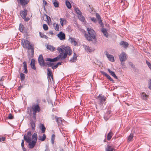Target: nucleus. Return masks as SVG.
Returning a JSON list of instances; mask_svg holds the SVG:
<instances>
[{
    "label": "nucleus",
    "instance_id": "obj_36",
    "mask_svg": "<svg viewBox=\"0 0 151 151\" xmlns=\"http://www.w3.org/2000/svg\"><path fill=\"white\" fill-rule=\"evenodd\" d=\"M141 95V97L143 99L146 100L147 99V96L144 93H142Z\"/></svg>",
    "mask_w": 151,
    "mask_h": 151
},
{
    "label": "nucleus",
    "instance_id": "obj_12",
    "mask_svg": "<svg viewBox=\"0 0 151 151\" xmlns=\"http://www.w3.org/2000/svg\"><path fill=\"white\" fill-rule=\"evenodd\" d=\"M120 44L124 48H127L129 45V44L127 42L124 41L121 42H120Z\"/></svg>",
    "mask_w": 151,
    "mask_h": 151
},
{
    "label": "nucleus",
    "instance_id": "obj_47",
    "mask_svg": "<svg viewBox=\"0 0 151 151\" xmlns=\"http://www.w3.org/2000/svg\"><path fill=\"white\" fill-rule=\"evenodd\" d=\"M14 118V116H12L11 114H10L8 117V119H12Z\"/></svg>",
    "mask_w": 151,
    "mask_h": 151
},
{
    "label": "nucleus",
    "instance_id": "obj_24",
    "mask_svg": "<svg viewBox=\"0 0 151 151\" xmlns=\"http://www.w3.org/2000/svg\"><path fill=\"white\" fill-rule=\"evenodd\" d=\"M60 22L61 25L62 26H63V24H66V19L64 18H60Z\"/></svg>",
    "mask_w": 151,
    "mask_h": 151
},
{
    "label": "nucleus",
    "instance_id": "obj_51",
    "mask_svg": "<svg viewBox=\"0 0 151 151\" xmlns=\"http://www.w3.org/2000/svg\"><path fill=\"white\" fill-rule=\"evenodd\" d=\"M149 88L151 90V79L149 81Z\"/></svg>",
    "mask_w": 151,
    "mask_h": 151
},
{
    "label": "nucleus",
    "instance_id": "obj_19",
    "mask_svg": "<svg viewBox=\"0 0 151 151\" xmlns=\"http://www.w3.org/2000/svg\"><path fill=\"white\" fill-rule=\"evenodd\" d=\"M84 47L85 49V50L87 52H92V51H93V50L86 45L84 46Z\"/></svg>",
    "mask_w": 151,
    "mask_h": 151
},
{
    "label": "nucleus",
    "instance_id": "obj_7",
    "mask_svg": "<svg viewBox=\"0 0 151 151\" xmlns=\"http://www.w3.org/2000/svg\"><path fill=\"white\" fill-rule=\"evenodd\" d=\"M119 58L120 61L122 63L123 62L127 60L126 54L124 52L119 55Z\"/></svg>",
    "mask_w": 151,
    "mask_h": 151
},
{
    "label": "nucleus",
    "instance_id": "obj_60",
    "mask_svg": "<svg viewBox=\"0 0 151 151\" xmlns=\"http://www.w3.org/2000/svg\"><path fill=\"white\" fill-rule=\"evenodd\" d=\"M104 119L106 120H107L108 119H109V118H107L105 116H104Z\"/></svg>",
    "mask_w": 151,
    "mask_h": 151
},
{
    "label": "nucleus",
    "instance_id": "obj_39",
    "mask_svg": "<svg viewBox=\"0 0 151 151\" xmlns=\"http://www.w3.org/2000/svg\"><path fill=\"white\" fill-rule=\"evenodd\" d=\"M61 63H60V62L58 63L55 65H53L52 66V68L53 69H56V68H57L58 67V66L59 65H61Z\"/></svg>",
    "mask_w": 151,
    "mask_h": 151
},
{
    "label": "nucleus",
    "instance_id": "obj_59",
    "mask_svg": "<svg viewBox=\"0 0 151 151\" xmlns=\"http://www.w3.org/2000/svg\"><path fill=\"white\" fill-rule=\"evenodd\" d=\"M4 77L3 76H2L1 78L0 79V81H4Z\"/></svg>",
    "mask_w": 151,
    "mask_h": 151
},
{
    "label": "nucleus",
    "instance_id": "obj_13",
    "mask_svg": "<svg viewBox=\"0 0 151 151\" xmlns=\"http://www.w3.org/2000/svg\"><path fill=\"white\" fill-rule=\"evenodd\" d=\"M106 56L108 59L111 62H114V59L113 56L108 54L107 52H106Z\"/></svg>",
    "mask_w": 151,
    "mask_h": 151
},
{
    "label": "nucleus",
    "instance_id": "obj_1",
    "mask_svg": "<svg viewBox=\"0 0 151 151\" xmlns=\"http://www.w3.org/2000/svg\"><path fill=\"white\" fill-rule=\"evenodd\" d=\"M57 50L60 54L57 57L53 59L46 58V60L47 61L54 62L58 61L60 58L62 59H64L66 58L67 55H70L72 53V50L70 47L68 46H64L62 48L58 47L57 48Z\"/></svg>",
    "mask_w": 151,
    "mask_h": 151
},
{
    "label": "nucleus",
    "instance_id": "obj_42",
    "mask_svg": "<svg viewBox=\"0 0 151 151\" xmlns=\"http://www.w3.org/2000/svg\"><path fill=\"white\" fill-rule=\"evenodd\" d=\"M54 63L52 62L47 63L45 64V66L48 67H52Z\"/></svg>",
    "mask_w": 151,
    "mask_h": 151
},
{
    "label": "nucleus",
    "instance_id": "obj_50",
    "mask_svg": "<svg viewBox=\"0 0 151 151\" xmlns=\"http://www.w3.org/2000/svg\"><path fill=\"white\" fill-rule=\"evenodd\" d=\"M32 135V134L31 133V132H27V135H26V136L31 137Z\"/></svg>",
    "mask_w": 151,
    "mask_h": 151
},
{
    "label": "nucleus",
    "instance_id": "obj_4",
    "mask_svg": "<svg viewBox=\"0 0 151 151\" xmlns=\"http://www.w3.org/2000/svg\"><path fill=\"white\" fill-rule=\"evenodd\" d=\"M32 140L29 142V147L30 148H33L35 146L37 138V136L36 133H34L32 136Z\"/></svg>",
    "mask_w": 151,
    "mask_h": 151
},
{
    "label": "nucleus",
    "instance_id": "obj_26",
    "mask_svg": "<svg viewBox=\"0 0 151 151\" xmlns=\"http://www.w3.org/2000/svg\"><path fill=\"white\" fill-rule=\"evenodd\" d=\"M77 60V55L76 54L74 53L73 54V57L71 59L70 61L72 62H75Z\"/></svg>",
    "mask_w": 151,
    "mask_h": 151
},
{
    "label": "nucleus",
    "instance_id": "obj_16",
    "mask_svg": "<svg viewBox=\"0 0 151 151\" xmlns=\"http://www.w3.org/2000/svg\"><path fill=\"white\" fill-rule=\"evenodd\" d=\"M35 60L34 59H32L31 60V63L30 64V65L32 69L35 70L36 69V67H35Z\"/></svg>",
    "mask_w": 151,
    "mask_h": 151
},
{
    "label": "nucleus",
    "instance_id": "obj_37",
    "mask_svg": "<svg viewBox=\"0 0 151 151\" xmlns=\"http://www.w3.org/2000/svg\"><path fill=\"white\" fill-rule=\"evenodd\" d=\"M75 11L76 12L78 15L82 14L81 12L80 11L78 8H75Z\"/></svg>",
    "mask_w": 151,
    "mask_h": 151
},
{
    "label": "nucleus",
    "instance_id": "obj_11",
    "mask_svg": "<svg viewBox=\"0 0 151 151\" xmlns=\"http://www.w3.org/2000/svg\"><path fill=\"white\" fill-rule=\"evenodd\" d=\"M18 3H19L23 6H25L29 2V0H17Z\"/></svg>",
    "mask_w": 151,
    "mask_h": 151
},
{
    "label": "nucleus",
    "instance_id": "obj_31",
    "mask_svg": "<svg viewBox=\"0 0 151 151\" xmlns=\"http://www.w3.org/2000/svg\"><path fill=\"white\" fill-rule=\"evenodd\" d=\"M65 4L68 9H70L71 8V5L70 2L68 0L65 1Z\"/></svg>",
    "mask_w": 151,
    "mask_h": 151
},
{
    "label": "nucleus",
    "instance_id": "obj_17",
    "mask_svg": "<svg viewBox=\"0 0 151 151\" xmlns=\"http://www.w3.org/2000/svg\"><path fill=\"white\" fill-rule=\"evenodd\" d=\"M47 48L48 50L52 51H54L55 49L54 47L50 45H47Z\"/></svg>",
    "mask_w": 151,
    "mask_h": 151
},
{
    "label": "nucleus",
    "instance_id": "obj_20",
    "mask_svg": "<svg viewBox=\"0 0 151 151\" xmlns=\"http://www.w3.org/2000/svg\"><path fill=\"white\" fill-rule=\"evenodd\" d=\"M23 68L24 69V72L25 73H27L28 72L27 70V64L26 62L24 61L23 63Z\"/></svg>",
    "mask_w": 151,
    "mask_h": 151
},
{
    "label": "nucleus",
    "instance_id": "obj_43",
    "mask_svg": "<svg viewBox=\"0 0 151 151\" xmlns=\"http://www.w3.org/2000/svg\"><path fill=\"white\" fill-rule=\"evenodd\" d=\"M24 26L21 24L19 25V29L21 32H23L24 30Z\"/></svg>",
    "mask_w": 151,
    "mask_h": 151
},
{
    "label": "nucleus",
    "instance_id": "obj_2",
    "mask_svg": "<svg viewBox=\"0 0 151 151\" xmlns=\"http://www.w3.org/2000/svg\"><path fill=\"white\" fill-rule=\"evenodd\" d=\"M88 35L85 34V36L86 39L88 41H92V39L95 40L96 33L94 30L91 28L88 27L87 29Z\"/></svg>",
    "mask_w": 151,
    "mask_h": 151
},
{
    "label": "nucleus",
    "instance_id": "obj_18",
    "mask_svg": "<svg viewBox=\"0 0 151 151\" xmlns=\"http://www.w3.org/2000/svg\"><path fill=\"white\" fill-rule=\"evenodd\" d=\"M47 74L49 77H51L52 78H53V75L52 71L51 69L48 68L47 69Z\"/></svg>",
    "mask_w": 151,
    "mask_h": 151
},
{
    "label": "nucleus",
    "instance_id": "obj_54",
    "mask_svg": "<svg viewBox=\"0 0 151 151\" xmlns=\"http://www.w3.org/2000/svg\"><path fill=\"white\" fill-rule=\"evenodd\" d=\"M43 4L44 5V6H45V5L47 4V2L45 1L44 0L43 1Z\"/></svg>",
    "mask_w": 151,
    "mask_h": 151
},
{
    "label": "nucleus",
    "instance_id": "obj_14",
    "mask_svg": "<svg viewBox=\"0 0 151 151\" xmlns=\"http://www.w3.org/2000/svg\"><path fill=\"white\" fill-rule=\"evenodd\" d=\"M106 151H115V150L113 146L108 145L106 148Z\"/></svg>",
    "mask_w": 151,
    "mask_h": 151
},
{
    "label": "nucleus",
    "instance_id": "obj_46",
    "mask_svg": "<svg viewBox=\"0 0 151 151\" xmlns=\"http://www.w3.org/2000/svg\"><path fill=\"white\" fill-rule=\"evenodd\" d=\"M20 77L21 80H23L25 78V75L22 73H20Z\"/></svg>",
    "mask_w": 151,
    "mask_h": 151
},
{
    "label": "nucleus",
    "instance_id": "obj_34",
    "mask_svg": "<svg viewBox=\"0 0 151 151\" xmlns=\"http://www.w3.org/2000/svg\"><path fill=\"white\" fill-rule=\"evenodd\" d=\"M133 137V134L132 133H131L129 135V136L127 140L128 142L131 141Z\"/></svg>",
    "mask_w": 151,
    "mask_h": 151
},
{
    "label": "nucleus",
    "instance_id": "obj_58",
    "mask_svg": "<svg viewBox=\"0 0 151 151\" xmlns=\"http://www.w3.org/2000/svg\"><path fill=\"white\" fill-rule=\"evenodd\" d=\"M49 33L51 35H53L54 34V33L52 31H49Z\"/></svg>",
    "mask_w": 151,
    "mask_h": 151
},
{
    "label": "nucleus",
    "instance_id": "obj_23",
    "mask_svg": "<svg viewBox=\"0 0 151 151\" xmlns=\"http://www.w3.org/2000/svg\"><path fill=\"white\" fill-rule=\"evenodd\" d=\"M24 139L27 142H29L31 141V137L26 136V135L25 134L24 136Z\"/></svg>",
    "mask_w": 151,
    "mask_h": 151
},
{
    "label": "nucleus",
    "instance_id": "obj_61",
    "mask_svg": "<svg viewBox=\"0 0 151 151\" xmlns=\"http://www.w3.org/2000/svg\"><path fill=\"white\" fill-rule=\"evenodd\" d=\"M123 0H121V3H122L123 2Z\"/></svg>",
    "mask_w": 151,
    "mask_h": 151
},
{
    "label": "nucleus",
    "instance_id": "obj_45",
    "mask_svg": "<svg viewBox=\"0 0 151 151\" xmlns=\"http://www.w3.org/2000/svg\"><path fill=\"white\" fill-rule=\"evenodd\" d=\"M43 29L45 31L47 30L48 29V27L47 24H44L43 25Z\"/></svg>",
    "mask_w": 151,
    "mask_h": 151
},
{
    "label": "nucleus",
    "instance_id": "obj_22",
    "mask_svg": "<svg viewBox=\"0 0 151 151\" xmlns=\"http://www.w3.org/2000/svg\"><path fill=\"white\" fill-rule=\"evenodd\" d=\"M108 70L113 77L116 79H117V77L116 76L115 73L114 72L111 71L109 69H108Z\"/></svg>",
    "mask_w": 151,
    "mask_h": 151
},
{
    "label": "nucleus",
    "instance_id": "obj_33",
    "mask_svg": "<svg viewBox=\"0 0 151 151\" xmlns=\"http://www.w3.org/2000/svg\"><path fill=\"white\" fill-rule=\"evenodd\" d=\"M102 31L104 35L106 37H107L108 36V33L106 29H105L103 28L102 29Z\"/></svg>",
    "mask_w": 151,
    "mask_h": 151
},
{
    "label": "nucleus",
    "instance_id": "obj_48",
    "mask_svg": "<svg viewBox=\"0 0 151 151\" xmlns=\"http://www.w3.org/2000/svg\"><path fill=\"white\" fill-rule=\"evenodd\" d=\"M146 63L148 67L151 70V63H150L147 60L146 61Z\"/></svg>",
    "mask_w": 151,
    "mask_h": 151
},
{
    "label": "nucleus",
    "instance_id": "obj_25",
    "mask_svg": "<svg viewBox=\"0 0 151 151\" xmlns=\"http://www.w3.org/2000/svg\"><path fill=\"white\" fill-rule=\"evenodd\" d=\"M113 134L111 131H110L107 134V139L108 140H109L111 138Z\"/></svg>",
    "mask_w": 151,
    "mask_h": 151
},
{
    "label": "nucleus",
    "instance_id": "obj_56",
    "mask_svg": "<svg viewBox=\"0 0 151 151\" xmlns=\"http://www.w3.org/2000/svg\"><path fill=\"white\" fill-rule=\"evenodd\" d=\"M24 140H22V143H21V146H22V147H23V146H24Z\"/></svg>",
    "mask_w": 151,
    "mask_h": 151
},
{
    "label": "nucleus",
    "instance_id": "obj_30",
    "mask_svg": "<svg viewBox=\"0 0 151 151\" xmlns=\"http://www.w3.org/2000/svg\"><path fill=\"white\" fill-rule=\"evenodd\" d=\"M40 127L42 131V132L43 133H44L45 132L46 128L43 124H41L40 126Z\"/></svg>",
    "mask_w": 151,
    "mask_h": 151
},
{
    "label": "nucleus",
    "instance_id": "obj_29",
    "mask_svg": "<svg viewBox=\"0 0 151 151\" xmlns=\"http://www.w3.org/2000/svg\"><path fill=\"white\" fill-rule=\"evenodd\" d=\"M96 18H97L99 20V24H101L102 20L101 19V17L99 14L98 13H96Z\"/></svg>",
    "mask_w": 151,
    "mask_h": 151
},
{
    "label": "nucleus",
    "instance_id": "obj_62",
    "mask_svg": "<svg viewBox=\"0 0 151 151\" xmlns=\"http://www.w3.org/2000/svg\"><path fill=\"white\" fill-rule=\"evenodd\" d=\"M122 64L123 65V64H124V63H123V64H122Z\"/></svg>",
    "mask_w": 151,
    "mask_h": 151
},
{
    "label": "nucleus",
    "instance_id": "obj_3",
    "mask_svg": "<svg viewBox=\"0 0 151 151\" xmlns=\"http://www.w3.org/2000/svg\"><path fill=\"white\" fill-rule=\"evenodd\" d=\"M21 43L24 48H27L28 49H31L32 53H34V49L32 47V46L30 44V42L29 41L23 39L21 40Z\"/></svg>",
    "mask_w": 151,
    "mask_h": 151
},
{
    "label": "nucleus",
    "instance_id": "obj_38",
    "mask_svg": "<svg viewBox=\"0 0 151 151\" xmlns=\"http://www.w3.org/2000/svg\"><path fill=\"white\" fill-rule=\"evenodd\" d=\"M39 34L41 37L44 38L46 39H47L48 38V37L47 36L45 35L43 33L39 32Z\"/></svg>",
    "mask_w": 151,
    "mask_h": 151
},
{
    "label": "nucleus",
    "instance_id": "obj_28",
    "mask_svg": "<svg viewBox=\"0 0 151 151\" xmlns=\"http://www.w3.org/2000/svg\"><path fill=\"white\" fill-rule=\"evenodd\" d=\"M52 3L55 7H58L59 6V3L58 1L56 0H52Z\"/></svg>",
    "mask_w": 151,
    "mask_h": 151
},
{
    "label": "nucleus",
    "instance_id": "obj_35",
    "mask_svg": "<svg viewBox=\"0 0 151 151\" xmlns=\"http://www.w3.org/2000/svg\"><path fill=\"white\" fill-rule=\"evenodd\" d=\"M30 124L32 129L35 130V122L33 121H32L30 122Z\"/></svg>",
    "mask_w": 151,
    "mask_h": 151
},
{
    "label": "nucleus",
    "instance_id": "obj_27",
    "mask_svg": "<svg viewBox=\"0 0 151 151\" xmlns=\"http://www.w3.org/2000/svg\"><path fill=\"white\" fill-rule=\"evenodd\" d=\"M44 17H45L46 18V19L45 20V21H46L48 24H49L50 22L51 21L50 17L46 14L44 15Z\"/></svg>",
    "mask_w": 151,
    "mask_h": 151
},
{
    "label": "nucleus",
    "instance_id": "obj_57",
    "mask_svg": "<svg viewBox=\"0 0 151 151\" xmlns=\"http://www.w3.org/2000/svg\"><path fill=\"white\" fill-rule=\"evenodd\" d=\"M22 147L24 151H27V149L25 148L24 146H23V147L22 146Z\"/></svg>",
    "mask_w": 151,
    "mask_h": 151
},
{
    "label": "nucleus",
    "instance_id": "obj_55",
    "mask_svg": "<svg viewBox=\"0 0 151 151\" xmlns=\"http://www.w3.org/2000/svg\"><path fill=\"white\" fill-rule=\"evenodd\" d=\"M101 73L104 75H105V76H107V75H108L107 73H106L105 72H101Z\"/></svg>",
    "mask_w": 151,
    "mask_h": 151
},
{
    "label": "nucleus",
    "instance_id": "obj_53",
    "mask_svg": "<svg viewBox=\"0 0 151 151\" xmlns=\"http://www.w3.org/2000/svg\"><path fill=\"white\" fill-rule=\"evenodd\" d=\"M91 19L93 22H96V19L94 17L91 18Z\"/></svg>",
    "mask_w": 151,
    "mask_h": 151
},
{
    "label": "nucleus",
    "instance_id": "obj_32",
    "mask_svg": "<svg viewBox=\"0 0 151 151\" xmlns=\"http://www.w3.org/2000/svg\"><path fill=\"white\" fill-rule=\"evenodd\" d=\"M53 26L55 27V30L56 31H58L59 29V25L58 24H56L54 23L53 24Z\"/></svg>",
    "mask_w": 151,
    "mask_h": 151
},
{
    "label": "nucleus",
    "instance_id": "obj_21",
    "mask_svg": "<svg viewBox=\"0 0 151 151\" xmlns=\"http://www.w3.org/2000/svg\"><path fill=\"white\" fill-rule=\"evenodd\" d=\"M46 138V135L44 134L42 136H39L38 137V139L42 141H44Z\"/></svg>",
    "mask_w": 151,
    "mask_h": 151
},
{
    "label": "nucleus",
    "instance_id": "obj_8",
    "mask_svg": "<svg viewBox=\"0 0 151 151\" xmlns=\"http://www.w3.org/2000/svg\"><path fill=\"white\" fill-rule=\"evenodd\" d=\"M38 61L40 65L41 66H45V64L44 63L42 55H40L38 58Z\"/></svg>",
    "mask_w": 151,
    "mask_h": 151
},
{
    "label": "nucleus",
    "instance_id": "obj_49",
    "mask_svg": "<svg viewBox=\"0 0 151 151\" xmlns=\"http://www.w3.org/2000/svg\"><path fill=\"white\" fill-rule=\"evenodd\" d=\"M106 77L109 79L110 81H113V82H114V80H113L111 78V77L110 76H109V75H107V76H106Z\"/></svg>",
    "mask_w": 151,
    "mask_h": 151
},
{
    "label": "nucleus",
    "instance_id": "obj_44",
    "mask_svg": "<svg viewBox=\"0 0 151 151\" xmlns=\"http://www.w3.org/2000/svg\"><path fill=\"white\" fill-rule=\"evenodd\" d=\"M55 135L54 134H52L51 138V141L52 144H53L54 142Z\"/></svg>",
    "mask_w": 151,
    "mask_h": 151
},
{
    "label": "nucleus",
    "instance_id": "obj_52",
    "mask_svg": "<svg viewBox=\"0 0 151 151\" xmlns=\"http://www.w3.org/2000/svg\"><path fill=\"white\" fill-rule=\"evenodd\" d=\"M6 139V138L4 137H2L0 138V139L1 140V141L3 142Z\"/></svg>",
    "mask_w": 151,
    "mask_h": 151
},
{
    "label": "nucleus",
    "instance_id": "obj_10",
    "mask_svg": "<svg viewBox=\"0 0 151 151\" xmlns=\"http://www.w3.org/2000/svg\"><path fill=\"white\" fill-rule=\"evenodd\" d=\"M98 100L100 101L101 104L103 103L105 101L106 99L104 96L99 94L97 97Z\"/></svg>",
    "mask_w": 151,
    "mask_h": 151
},
{
    "label": "nucleus",
    "instance_id": "obj_5",
    "mask_svg": "<svg viewBox=\"0 0 151 151\" xmlns=\"http://www.w3.org/2000/svg\"><path fill=\"white\" fill-rule=\"evenodd\" d=\"M32 109L33 111V114L35 116L36 115V113L40 111L41 110L38 104H34L32 105Z\"/></svg>",
    "mask_w": 151,
    "mask_h": 151
},
{
    "label": "nucleus",
    "instance_id": "obj_15",
    "mask_svg": "<svg viewBox=\"0 0 151 151\" xmlns=\"http://www.w3.org/2000/svg\"><path fill=\"white\" fill-rule=\"evenodd\" d=\"M69 40L72 44L73 45L75 46H76L77 45V42L74 38L70 37L69 38Z\"/></svg>",
    "mask_w": 151,
    "mask_h": 151
},
{
    "label": "nucleus",
    "instance_id": "obj_40",
    "mask_svg": "<svg viewBox=\"0 0 151 151\" xmlns=\"http://www.w3.org/2000/svg\"><path fill=\"white\" fill-rule=\"evenodd\" d=\"M78 17L79 19L82 22H84L85 19L84 17L82 15V14L79 15Z\"/></svg>",
    "mask_w": 151,
    "mask_h": 151
},
{
    "label": "nucleus",
    "instance_id": "obj_6",
    "mask_svg": "<svg viewBox=\"0 0 151 151\" xmlns=\"http://www.w3.org/2000/svg\"><path fill=\"white\" fill-rule=\"evenodd\" d=\"M27 11L26 9H24L23 11H21L20 12V15L22 17L25 21H28L29 20L28 17H26L27 15Z\"/></svg>",
    "mask_w": 151,
    "mask_h": 151
},
{
    "label": "nucleus",
    "instance_id": "obj_9",
    "mask_svg": "<svg viewBox=\"0 0 151 151\" xmlns=\"http://www.w3.org/2000/svg\"><path fill=\"white\" fill-rule=\"evenodd\" d=\"M58 37L60 40H63L65 39V34L63 33L62 32H60L57 35Z\"/></svg>",
    "mask_w": 151,
    "mask_h": 151
},
{
    "label": "nucleus",
    "instance_id": "obj_41",
    "mask_svg": "<svg viewBox=\"0 0 151 151\" xmlns=\"http://www.w3.org/2000/svg\"><path fill=\"white\" fill-rule=\"evenodd\" d=\"M55 118L56 119V122L58 123H60L62 122V120L60 118H58L57 116H55Z\"/></svg>",
    "mask_w": 151,
    "mask_h": 151
}]
</instances>
